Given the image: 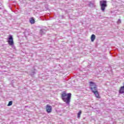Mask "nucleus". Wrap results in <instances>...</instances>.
Returning <instances> with one entry per match:
<instances>
[{
  "label": "nucleus",
  "instance_id": "nucleus-1",
  "mask_svg": "<svg viewBox=\"0 0 124 124\" xmlns=\"http://www.w3.org/2000/svg\"><path fill=\"white\" fill-rule=\"evenodd\" d=\"M61 98L66 104L69 105L71 100V93H66L65 92H63L61 95Z\"/></svg>",
  "mask_w": 124,
  "mask_h": 124
},
{
  "label": "nucleus",
  "instance_id": "nucleus-2",
  "mask_svg": "<svg viewBox=\"0 0 124 124\" xmlns=\"http://www.w3.org/2000/svg\"><path fill=\"white\" fill-rule=\"evenodd\" d=\"M100 10L102 11V12H105V9H106V7H107V1L105 0L100 1Z\"/></svg>",
  "mask_w": 124,
  "mask_h": 124
},
{
  "label": "nucleus",
  "instance_id": "nucleus-3",
  "mask_svg": "<svg viewBox=\"0 0 124 124\" xmlns=\"http://www.w3.org/2000/svg\"><path fill=\"white\" fill-rule=\"evenodd\" d=\"M7 42L10 46H13L14 45V41H13V36L10 35L7 39Z\"/></svg>",
  "mask_w": 124,
  "mask_h": 124
},
{
  "label": "nucleus",
  "instance_id": "nucleus-4",
  "mask_svg": "<svg viewBox=\"0 0 124 124\" xmlns=\"http://www.w3.org/2000/svg\"><path fill=\"white\" fill-rule=\"evenodd\" d=\"M46 111L47 113L51 112H52V106H50L49 105H47Z\"/></svg>",
  "mask_w": 124,
  "mask_h": 124
},
{
  "label": "nucleus",
  "instance_id": "nucleus-5",
  "mask_svg": "<svg viewBox=\"0 0 124 124\" xmlns=\"http://www.w3.org/2000/svg\"><path fill=\"white\" fill-rule=\"evenodd\" d=\"M90 90L92 91V93H93V92H96L97 91V85H95L93 87H90Z\"/></svg>",
  "mask_w": 124,
  "mask_h": 124
},
{
  "label": "nucleus",
  "instance_id": "nucleus-6",
  "mask_svg": "<svg viewBox=\"0 0 124 124\" xmlns=\"http://www.w3.org/2000/svg\"><path fill=\"white\" fill-rule=\"evenodd\" d=\"M93 93L95 95V97L97 98H100V97H99V93H98V91H93Z\"/></svg>",
  "mask_w": 124,
  "mask_h": 124
},
{
  "label": "nucleus",
  "instance_id": "nucleus-7",
  "mask_svg": "<svg viewBox=\"0 0 124 124\" xmlns=\"http://www.w3.org/2000/svg\"><path fill=\"white\" fill-rule=\"evenodd\" d=\"M45 32H46V30L44 29H41L40 30V33L41 35H43V34H45Z\"/></svg>",
  "mask_w": 124,
  "mask_h": 124
},
{
  "label": "nucleus",
  "instance_id": "nucleus-8",
  "mask_svg": "<svg viewBox=\"0 0 124 124\" xmlns=\"http://www.w3.org/2000/svg\"><path fill=\"white\" fill-rule=\"evenodd\" d=\"M89 85L91 87L90 88H93V87H94L95 85H96V84H95L93 81H90L89 82Z\"/></svg>",
  "mask_w": 124,
  "mask_h": 124
},
{
  "label": "nucleus",
  "instance_id": "nucleus-9",
  "mask_svg": "<svg viewBox=\"0 0 124 124\" xmlns=\"http://www.w3.org/2000/svg\"><path fill=\"white\" fill-rule=\"evenodd\" d=\"M35 71H36V70L35 69H34V70L31 71L30 73V75L31 76H33V75H35V74H36V72H35Z\"/></svg>",
  "mask_w": 124,
  "mask_h": 124
},
{
  "label": "nucleus",
  "instance_id": "nucleus-10",
  "mask_svg": "<svg viewBox=\"0 0 124 124\" xmlns=\"http://www.w3.org/2000/svg\"><path fill=\"white\" fill-rule=\"evenodd\" d=\"M91 40L92 42H93V41H94V40H95V35L93 34H92L91 37Z\"/></svg>",
  "mask_w": 124,
  "mask_h": 124
},
{
  "label": "nucleus",
  "instance_id": "nucleus-11",
  "mask_svg": "<svg viewBox=\"0 0 124 124\" xmlns=\"http://www.w3.org/2000/svg\"><path fill=\"white\" fill-rule=\"evenodd\" d=\"M119 93L120 94H122V93H124V88L123 87H121L120 90H119Z\"/></svg>",
  "mask_w": 124,
  "mask_h": 124
},
{
  "label": "nucleus",
  "instance_id": "nucleus-12",
  "mask_svg": "<svg viewBox=\"0 0 124 124\" xmlns=\"http://www.w3.org/2000/svg\"><path fill=\"white\" fill-rule=\"evenodd\" d=\"M30 22L31 24H34V23H35L34 18H33V17H31V18H30Z\"/></svg>",
  "mask_w": 124,
  "mask_h": 124
},
{
  "label": "nucleus",
  "instance_id": "nucleus-13",
  "mask_svg": "<svg viewBox=\"0 0 124 124\" xmlns=\"http://www.w3.org/2000/svg\"><path fill=\"white\" fill-rule=\"evenodd\" d=\"M88 5L90 6V7H94V3L92 2H90Z\"/></svg>",
  "mask_w": 124,
  "mask_h": 124
},
{
  "label": "nucleus",
  "instance_id": "nucleus-14",
  "mask_svg": "<svg viewBox=\"0 0 124 124\" xmlns=\"http://www.w3.org/2000/svg\"><path fill=\"white\" fill-rule=\"evenodd\" d=\"M5 13H7V12H5L3 13L4 17H5V18H7L8 17V16H9V15H8V14H7L6 15H5Z\"/></svg>",
  "mask_w": 124,
  "mask_h": 124
},
{
  "label": "nucleus",
  "instance_id": "nucleus-15",
  "mask_svg": "<svg viewBox=\"0 0 124 124\" xmlns=\"http://www.w3.org/2000/svg\"><path fill=\"white\" fill-rule=\"evenodd\" d=\"M81 114H82V111H79L78 113V118H80V116H81Z\"/></svg>",
  "mask_w": 124,
  "mask_h": 124
},
{
  "label": "nucleus",
  "instance_id": "nucleus-16",
  "mask_svg": "<svg viewBox=\"0 0 124 124\" xmlns=\"http://www.w3.org/2000/svg\"><path fill=\"white\" fill-rule=\"evenodd\" d=\"M13 103V102L12 101H9L8 104V106H11Z\"/></svg>",
  "mask_w": 124,
  "mask_h": 124
},
{
  "label": "nucleus",
  "instance_id": "nucleus-17",
  "mask_svg": "<svg viewBox=\"0 0 124 124\" xmlns=\"http://www.w3.org/2000/svg\"><path fill=\"white\" fill-rule=\"evenodd\" d=\"M121 19H118V21H117V23H118V24H121Z\"/></svg>",
  "mask_w": 124,
  "mask_h": 124
},
{
  "label": "nucleus",
  "instance_id": "nucleus-18",
  "mask_svg": "<svg viewBox=\"0 0 124 124\" xmlns=\"http://www.w3.org/2000/svg\"><path fill=\"white\" fill-rule=\"evenodd\" d=\"M61 17L62 19H64V16H61Z\"/></svg>",
  "mask_w": 124,
  "mask_h": 124
}]
</instances>
